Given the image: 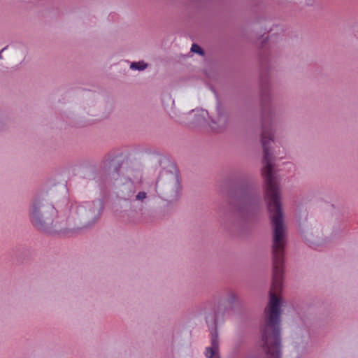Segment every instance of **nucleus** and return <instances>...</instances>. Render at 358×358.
<instances>
[{
  "instance_id": "obj_8",
  "label": "nucleus",
  "mask_w": 358,
  "mask_h": 358,
  "mask_svg": "<svg viewBox=\"0 0 358 358\" xmlns=\"http://www.w3.org/2000/svg\"><path fill=\"white\" fill-rule=\"evenodd\" d=\"M145 197H146V193L144 192H140L136 195V199L140 200V201L143 200Z\"/></svg>"
},
{
  "instance_id": "obj_9",
  "label": "nucleus",
  "mask_w": 358,
  "mask_h": 358,
  "mask_svg": "<svg viewBox=\"0 0 358 358\" xmlns=\"http://www.w3.org/2000/svg\"><path fill=\"white\" fill-rule=\"evenodd\" d=\"M208 115V112L206 110H201L199 115L202 117L203 119L206 118V116Z\"/></svg>"
},
{
  "instance_id": "obj_4",
  "label": "nucleus",
  "mask_w": 358,
  "mask_h": 358,
  "mask_svg": "<svg viewBox=\"0 0 358 358\" xmlns=\"http://www.w3.org/2000/svg\"><path fill=\"white\" fill-rule=\"evenodd\" d=\"M180 185L178 176L176 173H170L168 174V181L166 183V189L168 191L173 192L174 194H177L180 190Z\"/></svg>"
},
{
  "instance_id": "obj_11",
  "label": "nucleus",
  "mask_w": 358,
  "mask_h": 358,
  "mask_svg": "<svg viewBox=\"0 0 358 358\" xmlns=\"http://www.w3.org/2000/svg\"><path fill=\"white\" fill-rule=\"evenodd\" d=\"M216 358V357H215Z\"/></svg>"
},
{
  "instance_id": "obj_5",
  "label": "nucleus",
  "mask_w": 358,
  "mask_h": 358,
  "mask_svg": "<svg viewBox=\"0 0 358 358\" xmlns=\"http://www.w3.org/2000/svg\"><path fill=\"white\" fill-rule=\"evenodd\" d=\"M147 67V64L144 62H133L130 65V68L132 69L143 70Z\"/></svg>"
},
{
  "instance_id": "obj_10",
  "label": "nucleus",
  "mask_w": 358,
  "mask_h": 358,
  "mask_svg": "<svg viewBox=\"0 0 358 358\" xmlns=\"http://www.w3.org/2000/svg\"><path fill=\"white\" fill-rule=\"evenodd\" d=\"M5 50V48H3V50H1L0 51V59H1V52Z\"/></svg>"
},
{
  "instance_id": "obj_2",
  "label": "nucleus",
  "mask_w": 358,
  "mask_h": 358,
  "mask_svg": "<svg viewBox=\"0 0 358 358\" xmlns=\"http://www.w3.org/2000/svg\"><path fill=\"white\" fill-rule=\"evenodd\" d=\"M55 209L51 205H44L40 201H35L32 205L31 222L39 229H45V224L50 221L48 215H55Z\"/></svg>"
},
{
  "instance_id": "obj_3",
  "label": "nucleus",
  "mask_w": 358,
  "mask_h": 358,
  "mask_svg": "<svg viewBox=\"0 0 358 358\" xmlns=\"http://www.w3.org/2000/svg\"><path fill=\"white\" fill-rule=\"evenodd\" d=\"M211 346L206 349L205 355L208 358H213L219 349V341L217 338V332L216 329L211 330Z\"/></svg>"
},
{
  "instance_id": "obj_6",
  "label": "nucleus",
  "mask_w": 358,
  "mask_h": 358,
  "mask_svg": "<svg viewBox=\"0 0 358 358\" xmlns=\"http://www.w3.org/2000/svg\"><path fill=\"white\" fill-rule=\"evenodd\" d=\"M191 51L193 52L198 53L201 55H203V51L201 48V47L196 44H193L191 48Z\"/></svg>"
},
{
  "instance_id": "obj_7",
  "label": "nucleus",
  "mask_w": 358,
  "mask_h": 358,
  "mask_svg": "<svg viewBox=\"0 0 358 358\" xmlns=\"http://www.w3.org/2000/svg\"><path fill=\"white\" fill-rule=\"evenodd\" d=\"M236 300V295L234 293H231L228 299H227V303L229 304L233 303Z\"/></svg>"
},
{
  "instance_id": "obj_1",
  "label": "nucleus",
  "mask_w": 358,
  "mask_h": 358,
  "mask_svg": "<svg viewBox=\"0 0 358 358\" xmlns=\"http://www.w3.org/2000/svg\"><path fill=\"white\" fill-rule=\"evenodd\" d=\"M273 134L270 126L263 125L262 143L264 149L262 175L266 184L265 199L267 202L271 224L273 227V280L270 300L265 310V325L262 340L268 358H281L280 345V299L282 289L285 250V226L280 203V193L275 177L273 174V158L269 143Z\"/></svg>"
}]
</instances>
